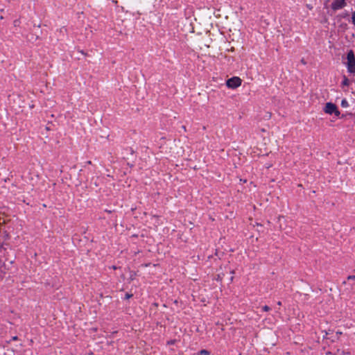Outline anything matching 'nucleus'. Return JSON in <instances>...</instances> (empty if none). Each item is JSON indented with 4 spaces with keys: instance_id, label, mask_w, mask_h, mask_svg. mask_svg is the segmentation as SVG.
I'll return each mask as SVG.
<instances>
[{
    "instance_id": "obj_13",
    "label": "nucleus",
    "mask_w": 355,
    "mask_h": 355,
    "mask_svg": "<svg viewBox=\"0 0 355 355\" xmlns=\"http://www.w3.org/2000/svg\"><path fill=\"white\" fill-rule=\"evenodd\" d=\"M28 40L32 41V42H33L35 40L33 37H31V38H28Z\"/></svg>"
},
{
    "instance_id": "obj_7",
    "label": "nucleus",
    "mask_w": 355,
    "mask_h": 355,
    "mask_svg": "<svg viewBox=\"0 0 355 355\" xmlns=\"http://www.w3.org/2000/svg\"><path fill=\"white\" fill-rule=\"evenodd\" d=\"M341 105H342V107H347L348 106V102L347 101V100L343 99V100L341 101Z\"/></svg>"
},
{
    "instance_id": "obj_2",
    "label": "nucleus",
    "mask_w": 355,
    "mask_h": 355,
    "mask_svg": "<svg viewBox=\"0 0 355 355\" xmlns=\"http://www.w3.org/2000/svg\"><path fill=\"white\" fill-rule=\"evenodd\" d=\"M241 84V80L239 77H232L227 80L226 85L229 88L235 89Z\"/></svg>"
},
{
    "instance_id": "obj_5",
    "label": "nucleus",
    "mask_w": 355,
    "mask_h": 355,
    "mask_svg": "<svg viewBox=\"0 0 355 355\" xmlns=\"http://www.w3.org/2000/svg\"><path fill=\"white\" fill-rule=\"evenodd\" d=\"M6 274L5 263L0 259V280L2 279Z\"/></svg>"
},
{
    "instance_id": "obj_10",
    "label": "nucleus",
    "mask_w": 355,
    "mask_h": 355,
    "mask_svg": "<svg viewBox=\"0 0 355 355\" xmlns=\"http://www.w3.org/2000/svg\"><path fill=\"white\" fill-rule=\"evenodd\" d=\"M343 84L344 85H349L348 79H347V78H345V79H344V80H343Z\"/></svg>"
},
{
    "instance_id": "obj_1",
    "label": "nucleus",
    "mask_w": 355,
    "mask_h": 355,
    "mask_svg": "<svg viewBox=\"0 0 355 355\" xmlns=\"http://www.w3.org/2000/svg\"><path fill=\"white\" fill-rule=\"evenodd\" d=\"M347 67L348 71L352 73H355V56L352 50H350L347 53Z\"/></svg>"
},
{
    "instance_id": "obj_4",
    "label": "nucleus",
    "mask_w": 355,
    "mask_h": 355,
    "mask_svg": "<svg viewBox=\"0 0 355 355\" xmlns=\"http://www.w3.org/2000/svg\"><path fill=\"white\" fill-rule=\"evenodd\" d=\"M346 0H334L331 3V8L334 10L341 9L346 5Z\"/></svg>"
},
{
    "instance_id": "obj_6",
    "label": "nucleus",
    "mask_w": 355,
    "mask_h": 355,
    "mask_svg": "<svg viewBox=\"0 0 355 355\" xmlns=\"http://www.w3.org/2000/svg\"><path fill=\"white\" fill-rule=\"evenodd\" d=\"M347 282L349 284H351V282H352L353 285H355V275L349 276L347 277Z\"/></svg>"
},
{
    "instance_id": "obj_9",
    "label": "nucleus",
    "mask_w": 355,
    "mask_h": 355,
    "mask_svg": "<svg viewBox=\"0 0 355 355\" xmlns=\"http://www.w3.org/2000/svg\"><path fill=\"white\" fill-rule=\"evenodd\" d=\"M352 23L355 26V11L352 15Z\"/></svg>"
},
{
    "instance_id": "obj_8",
    "label": "nucleus",
    "mask_w": 355,
    "mask_h": 355,
    "mask_svg": "<svg viewBox=\"0 0 355 355\" xmlns=\"http://www.w3.org/2000/svg\"><path fill=\"white\" fill-rule=\"evenodd\" d=\"M200 355H209V352L207 350L202 349L200 351Z\"/></svg>"
},
{
    "instance_id": "obj_14",
    "label": "nucleus",
    "mask_w": 355,
    "mask_h": 355,
    "mask_svg": "<svg viewBox=\"0 0 355 355\" xmlns=\"http://www.w3.org/2000/svg\"><path fill=\"white\" fill-rule=\"evenodd\" d=\"M278 305L280 306L282 304L281 302H278Z\"/></svg>"
},
{
    "instance_id": "obj_12",
    "label": "nucleus",
    "mask_w": 355,
    "mask_h": 355,
    "mask_svg": "<svg viewBox=\"0 0 355 355\" xmlns=\"http://www.w3.org/2000/svg\"><path fill=\"white\" fill-rule=\"evenodd\" d=\"M132 296V294L126 293V294H125V299H129V298H130Z\"/></svg>"
},
{
    "instance_id": "obj_3",
    "label": "nucleus",
    "mask_w": 355,
    "mask_h": 355,
    "mask_svg": "<svg viewBox=\"0 0 355 355\" xmlns=\"http://www.w3.org/2000/svg\"><path fill=\"white\" fill-rule=\"evenodd\" d=\"M324 111L329 114L334 113L336 116L340 114V112L337 110L336 105L331 103H327L324 107Z\"/></svg>"
},
{
    "instance_id": "obj_11",
    "label": "nucleus",
    "mask_w": 355,
    "mask_h": 355,
    "mask_svg": "<svg viewBox=\"0 0 355 355\" xmlns=\"http://www.w3.org/2000/svg\"><path fill=\"white\" fill-rule=\"evenodd\" d=\"M262 309L265 311H269L270 309V308L268 306H263Z\"/></svg>"
}]
</instances>
